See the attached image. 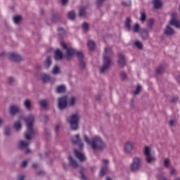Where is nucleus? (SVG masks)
Returning a JSON list of instances; mask_svg holds the SVG:
<instances>
[{
    "label": "nucleus",
    "instance_id": "nucleus-1",
    "mask_svg": "<svg viewBox=\"0 0 180 180\" xmlns=\"http://www.w3.org/2000/svg\"><path fill=\"white\" fill-rule=\"evenodd\" d=\"M84 141L90 146L94 151H103L106 148V143L99 136L96 135L91 140L86 135H84Z\"/></svg>",
    "mask_w": 180,
    "mask_h": 180
},
{
    "label": "nucleus",
    "instance_id": "nucleus-2",
    "mask_svg": "<svg viewBox=\"0 0 180 180\" xmlns=\"http://www.w3.org/2000/svg\"><path fill=\"white\" fill-rule=\"evenodd\" d=\"M113 56V51L112 48L106 47L104 49L103 65L99 67V71L101 74H105L109 71L110 65H112V56Z\"/></svg>",
    "mask_w": 180,
    "mask_h": 180
},
{
    "label": "nucleus",
    "instance_id": "nucleus-3",
    "mask_svg": "<svg viewBox=\"0 0 180 180\" xmlns=\"http://www.w3.org/2000/svg\"><path fill=\"white\" fill-rule=\"evenodd\" d=\"M25 122L27 124V132L25 134V139L27 140H32V137L34 136L35 132L33 129V123L34 122V116L33 115H30L25 118Z\"/></svg>",
    "mask_w": 180,
    "mask_h": 180
},
{
    "label": "nucleus",
    "instance_id": "nucleus-4",
    "mask_svg": "<svg viewBox=\"0 0 180 180\" xmlns=\"http://www.w3.org/2000/svg\"><path fill=\"white\" fill-rule=\"evenodd\" d=\"M143 164V158L137 156H134L132 158V161L129 165V169L131 172H137L141 169V165Z\"/></svg>",
    "mask_w": 180,
    "mask_h": 180
},
{
    "label": "nucleus",
    "instance_id": "nucleus-5",
    "mask_svg": "<svg viewBox=\"0 0 180 180\" xmlns=\"http://www.w3.org/2000/svg\"><path fill=\"white\" fill-rule=\"evenodd\" d=\"M79 119H81V117L78 114H72L68 118L67 122L70 124L71 130H78Z\"/></svg>",
    "mask_w": 180,
    "mask_h": 180
},
{
    "label": "nucleus",
    "instance_id": "nucleus-6",
    "mask_svg": "<svg viewBox=\"0 0 180 180\" xmlns=\"http://www.w3.org/2000/svg\"><path fill=\"white\" fill-rule=\"evenodd\" d=\"M143 154L145 155V161L147 162V164H154L157 160L154 155H151V150L148 146L144 147Z\"/></svg>",
    "mask_w": 180,
    "mask_h": 180
},
{
    "label": "nucleus",
    "instance_id": "nucleus-7",
    "mask_svg": "<svg viewBox=\"0 0 180 180\" xmlns=\"http://www.w3.org/2000/svg\"><path fill=\"white\" fill-rule=\"evenodd\" d=\"M61 47L64 49V50H66V59L67 60H71L72 58V56L74 54H77V53H81V51H77L75 49H74L72 47L67 46V44L65 42H62L60 44Z\"/></svg>",
    "mask_w": 180,
    "mask_h": 180
},
{
    "label": "nucleus",
    "instance_id": "nucleus-8",
    "mask_svg": "<svg viewBox=\"0 0 180 180\" xmlns=\"http://www.w3.org/2000/svg\"><path fill=\"white\" fill-rule=\"evenodd\" d=\"M71 141L72 144H75L77 146V144L79 145V150H82L84 148V143H82V139L79 137V134H75L72 139Z\"/></svg>",
    "mask_w": 180,
    "mask_h": 180
},
{
    "label": "nucleus",
    "instance_id": "nucleus-9",
    "mask_svg": "<svg viewBox=\"0 0 180 180\" xmlns=\"http://www.w3.org/2000/svg\"><path fill=\"white\" fill-rule=\"evenodd\" d=\"M102 161L104 164V166L101 167L100 171V176H105V175L108 174V172L109 171V160L103 159Z\"/></svg>",
    "mask_w": 180,
    "mask_h": 180
},
{
    "label": "nucleus",
    "instance_id": "nucleus-10",
    "mask_svg": "<svg viewBox=\"0 0 180 180\" xmlns=\"http://www.w3.org/2000/svg\"><path fill=\"white\" fill-rule=\"evenodd\" d=\"M76 56L77 58L79 59V67L80 70H85L86 68V64L85 63V61H84V54L82 52H77Z\"/></svg>",
    "mask_w": 180,
    "mask_h": 180
},
{
    "label": "nucleus",
    "instance_id": "nucleus-11",
    "mask_svg": "<svg viewBox=\"0 0 180 180\" xmlns=\"http://www.w3.org/2000/svg\"><path fill=\"white\" fill-rule=\"evenodd\" d=\"M67 105H68V103L67 102V96H63L58 99V106L59 109H65Z\"/></svg>",
    "mask_w": 180,
    "mask_h": 180
},
{
    "label": "nucleus",
    "instance_id": "nucleus-12",
    "mask_svg": "<svg viewBox=\"0 0 180 180\" xmlns=\"http://www.w3.org/2000/svg\"><path fill=\"white\" fill-rule=\"evenodd\" d=\"M178 17V14L176 13H173L172 14V18L169 22V25L171 26H175L176 27L179 28L180 27V22L179 21L176 19Z\"/></svg>",
    "mask_w": 180,
    "mask_h": 180
},
{
    "label": "nucleus",
    "instance_id": "nucleus-13",
    "mask_svg": "<svg viewBox=\"0 0 180 180\" xmlns=\"http://www.w3.org/2000/svg\"><path fill=\"white\" fill-rule=\"evenodd\" d=\"M29 141H21L19 142V148H20V150H25V154H29V153H30V149H29Z\"/></svg>",
    "mask_w": 180,
    "mask_h": 180
},
{
    "label": "nucleus",
    "instance_id": "nucleus-14",
    "mask_svg": "<svg viewBox=\"0 0 180 180\" xmlns=\"http://www.w3.org/2000/svg\"><path fill=\"white\" fill-rule=\"evenodd\" d=\"M75 155L77 160L80 161V162H84L86 161V157H85V154L78 151V150H75Z\"/></svg>",
    "mask_w": 180,
    "mask_h": 180
},
{
    "label": "nucleus",
    "instance_id": "nucleus-15",
    "mask_svg": "<svg viewBox=\"0 0 180 180\" xmlns=\"http://www.w3.org/2000/svg\"><path fill=\"white\" fill-rule=\"evenodd\" d=\"M117 63L119 67L122 68L126 65V58L124 57V55L122 53H119L118 54V60Z\"/></svg>",
    "mask_w": 180,
    "mask_h": 180
},
{
    "label": "nucleus",
    "instance_id": "nucleus-16",
    "mask_svg": "<svg viewBox=\"0 0 180 180\" xmlns=\"http://www.w3.org/2000/svg\"><path fill=\"white\" fill-rule=\"evenodd\" d=\"M9 112L11 116H15L16 113H19V112H20V107L15 105H11L9 108Z\"/></svg>",
    "mask_w": 180,
    "mask_h": 180
},
{
    "label": "nucleus",
    "instance_id": "nucleus-17",
    "mask_svg": "<svg viewBox=\"0 0 180 180\" xmlns=\"http://www.w3.org/2000/svg\"><path fill=\"white\" fill-rule=\"evenodd\" d=\"M163 34L166 36H172V34H175V30H174L172 27H171L170 25H168L164 29Z\"/></svg>",
    "mask_w": 180,
    "mask_h": 180
},
{
    "label": "nucleus",
    "instance_id": "nucleus-18",
    "mask_svg": "<svg viewBox=\"0 0 180 180\" xmlns=\"http://www.w3.org/2000/svg\"><path fill=\"white\" fill-rule=\"evenodd\" d=\"M124 150L127 154H130L133 151V143L130 141L125 143Z\"/></svg>",
    "mask_w": 180,
    "mask_h": 180
},
{
    "label": "nucleus",
    "instance_id": "nucleus-19",
    "mask_svg": "<svg viewBox=\"0 0 180 180\" xmlns=\"http://www.w3.org/2000/svg\"><path fill=\"white\" fill-rule=\"evenodd\" d=\"M8 58L11 61H22V56H20L15 53H9Z\"/></svg>",
    "mask_w": 180,
    "mask_h": 180
},
{
    "label": "nucleus",
    "instance_id": "nucleus-20",
    "mask_svg": "<svg viewBox=\"0 0 180 180\" xmlns=\"http://www.w3.org/2000/svg\"><path fill=\"white\" fill-rule=\"evenodd\" d=\"M68 160L70 167H72V168H78V162L72 158V156L70 155Z\"/></svg>",
    "mask_w": 180,
    "mask_h": 180
},
{
    "label": "nucleus",
    "instance_id": "nucleus-21",
    "mask_svg": "<svg viewBox=\"0 0 180 180\" xmlns=\"http://www.w3.org/2000/svg\"><path fill=\"white\" fill-rule=\"evenodd\" d=\"M124 27L128 32H130V30H131V19L130 18H127L124 22Z\"/></svg>",
    "mask_w": 180,
    "mask_h": 180
},
{
    "label": "nucleus",
    "instance_id": "nucleus-22",
    "mask_svg": "<svg viewBox=\"0 0 180 180\" xmlns=\"http://www.w3.org/2000/svg\"><path fill=\"white\" fill-rule=\"evenodd\" d=\"M55 60H63V52L60 51V49H57L55 51L54 54Z\"/></svg>",
    "mask_w": 180,
    "mask_h": 180
},
{
    "label": "nucleus",
    "instance_id": "nucleus-23",
    "mask_svg": "<svg viewBox=\"0 0 180 180\" xmlns=\"http://www.w3.org/2000/svg\"><path fill=\"white\" fill-rule=\"evenodd\" d=\"M65 85H59L56 86V94H64V92H65Z\"/></svg>",
    "mask_w": 180,
    "mask_h": 180
},
{
    "label": "nucleus",
    "instance_id": "nucleus-24",
    "mask_svg": "<svg viewBox=\"0 0 180 180\" xmlns=\"http://www.w3.org/2000/svg\"><path fill=\"white\" fill-rule=\"evenodd\" d=\"M155 9H160L162 6V3L161 0H153V1Z\"/></svg>",
    "mask_w": 180,
    "mask_h": 180
},
{
    "label": "nucleus",
    "instance_id": "nucleus-25",
    "mask_svg": "<svg viewBox=\"0 0 180 180\" xmlns=\"http://www.w3.org/2000/svg\"><path fill=\"white\" fill-rule=\"evenodd\" d=\"M140 33L143 40H147L148 39V31L147 30H141Z\"/></svg>",
    "mask_w": 180,
    "mask_h": 180
},
{
    "label": "nucleus",
    "instance_id": "nucleus-26",
    "mask_svg": "<svg viewBox=\"0 0 180 180\" xmlns=\"http://www.w3.org/2000/svg\"><path fill=\"white\" fill-rule=\"evenodd\" d=\"M86 8L85 7H81L79 9V16L80 18H85L86 16Z\"/></svg>",
    "mask_w": 180,
    "mask_h": 180
},
{
    "label": "nucleus",
    "instance_id": "nucleus-27",
    "mask_svg": "<svg viewBox=\"0 0 180 180\" xmlns=\"http://www.w3.org/2000/svg\"><path fill=\"white\" fill-rule=\"evenodd\" d=\"M51 63V56H47L46 60L44 63V67H45V68H50Z\"/></svg>",
    "mask_w": 180,
    "mask_h": 180
},
{
    "label": "nucleus",
    "instance_id": "nucleus-28",
    "mask_svg": "<svg viewBox=\"0 0 180 180\" xmlns=\"http://www.w3.org/2000/svg\"><path fill=\"white\" fill-rule=\"evenodd\" d=\"M24 106L27 110H30L32 109V101L29 99L24 101Z\"/></svg>",
    "mask_w": 180,
    "mask_h": 180
},
{
    "label": "nucleus",
    "instance_id": "nucleus-29",
    "mask_svg": "<svg viewBox=\"0 0 180 180\" xmlns=\"http://www.w3.org/2000/svg\"><path fill=\"white\" fill-rule=\"evenodd\" d=\"M41 78L42 79V82L44 83L49 82V81H50V76L44 73L41 75Z\"/></svg>",
    "mask_w": 180,
    "mask_h": 180
},
{
    "label": "nucleus",
    "instance_id": "nucleus-30",
    "mask_svg": "<svg viewBox=\"0 0 180 180\" xmlns=\"http://www.w3.org/2000/svg\"><path fill=\"white\" fill-rule=\"evenodd\" d=\"M68 18L70 19V20H74L75 19V12L74 11L69 12L68 13Z\"/></svg>",
    "mask_w": 180,
    "mask_h": 180
},
{
    "label": "nucleus",
    "instance_id": "nucleus-31",
    "mask_svg": "<svg viewBox=\"0 0 180 180\" xmlns=\"http://www.w3.org/2000/svg\"><path fill=\"white\" fill-rule=\"evenodd\" d=\"M58 30V35L60 36V39H63V37L65 36V31H64V29H63V27H59Z\"/></svg>",
    "mask_w": 180,
    "mask_h": 180
},
{
    "label": "nucleus",
    "instance_id": "nucleus-32",
    "mask_svg": "<svg viewBox=\"0 0 180 180\" xmlns=\"http://www.w3.org/2000/svg\"><path fill=\"white\" fill-rule=\"evenodd\" d=\"M87 46L89 50H95V42H94V41H89Z\"/></svg>",
    "mask_w": 180,
    "mask_h": 180
},
{
    "label": "nucleus",
    "instance_id": "nucleus-33",
    "mask_svg": "<svg viewBox=\"0 0 180 180\" xmlns=\"http://www.w3.org/2000/svg\"><path fill=\"white\" fill-rule=\"evenodd\" d=\"M14 129L17 131H19V130H20V129H22V124L20 123V121H18L14 124Z\"/></svg>",
    "mask_w": 180,
    "mask_h": 180
},
{
    "label": "nucleus",
    "instance_id": "nucleus-34",
    "mask_svg": "<svg viewBox=\"0 0 180 180\" xmlns=\"http://www.w3.org/2000/svg\"><path fill=\"white\" fill-rule=\"evenodd\" d=\"M52 74L53 75H57V74H60V68L58 66L56 65L52 70Z\"/></svg>",
    "mask_w": 180,
    "mask_h": 180
},
{
    "label": "nucleus",
    "instance_id": "nucleus-35",
    "mask_svg": "<svg viewBox=\"0 0 180 180\" xmlns=\"http://www.w3.org/2000/svg\"><path fill=\"white\" fill-rule=\"evenodd\" d=\"M135 47H137L139 50H143V44L140 41H136L134 42Z\"/></svg>",
    "mask_w": 180,
    "mask_h": 180
},
{
    "label": "nucleus",
    "instance_id": "nucleus-36",
    "mask_svg": "<svg viewBox=\"0 0 180 180\" xmlns=\"http://www.w3.org/2000/svg\"><path fill=\"white\" fill-rule=\"evenodd\" d=\"M132 30L134 33H138L139 30H140V25L139 23L135 24L132 27Z\"/></svg>",
    "mask_w": 180,
    "mask_h": 180
},
{
    "label": "nucleus",
    "instance_id": "nucleus-37",
    "mask_svg": "<svg viewBox=\"0 0 180 180\" xmlns=\"http://www.w3.org/2000/svg\"><path fill=\"white\" fill-rule=\"evenodd\" d=\"M164 70H165L164 65H160L156 69V73L162 74V72H164Z\"/></svg>",
    "mask_w": 180,
    "mask_h": 180
},
{
    "label": "nucleus",
    "instance_id": "nucleus-38",
    "mask_svg": "<svg viewBox=\"0 0 180 180\" xmlns=\"http://www.w3.org/2000/svg\"><path fill=\"white\" fill-rule=\"evenodd\" d=\"M4 134H5V136H11V127H6L4 128Z\"/></svg>",
    "mask_w": 180,
    "mask_h": 180
},
{
    "label": "nucleus",
    "instance_id": "nucleus-39",
    "mask_svg": "<svg viewBox=\"0 0 180 180\" xmlns=\"http://www.w3.org/2000/svg\"><path fill=\"white\" fill-rule=\"evenodd\" d=\"M20 20H22V16L17 15V16L13 17L14 23L18 24V23H19V22H20Z\"/></svg>",
    "mask_w": 180,
    "mask_h": 180
},
{
    "label": "nucleus",
    "instance_id": "nucleus-40",
    "mask_svg": "<svg viewBox=\"0 0 180 180\" xmlns=\"http://www.w3.org/2000/svg\"><path fill=\"white\" fill-rule=\"evenodd\" d=\"M169 164H171V162L169 161V159H165L163 161V165L165 167V168H168L169 167Z\"/></svg>",
    "mask_w": 180,
    "mask_h": 180
},
{
    "label": "nucleus",
    "instance_id": "nucleus-41",
    "mask_svg": "<svg viewBox=\"0 0 180 180\" xmlns=\"http://www.w3.org/2000/svg\"><path fill=\"white\" fill-rule=\"evenodd\" d=\"M39 105L41 108H46L47 107V101L46 100H41L39 101Z\"/></svg>",
    "mask_w": 180,
    "mask_h": 180
},
{
    "label": "nucleus",
    "instance_id": "nucleus-42",
    "mask_svg": "<svg viewBox=\"0 0 180 180\" xmlns=\"http://www.w3.org/2000/svg\"><path fill=\"white\" fill-rule=\"evenodd\" d=\"M82 27L86 32H88V30H89V25L86 22L83 23V25H82Z\"/></svg>",
    "mask_w": 180,
    "mask_h": 180
},
{
    "label": "nucleus",
    "instance_id": "nucleus-43",
    "mask_svg": "<svg viewBox=\"0 0 180 180\" xmlns=\"http://www.w3.org/2000/svg\"><path fill=\"white\" fill-rule=\"evenodd\" d=\"M68 103H69V105H70V106H72V105H75V97H71L68 101Z\"/></svg>",
    "mask_w": 180,
    "mask_h": 180
},
{
    "label": "nucleus",
    "instance_id": "nucleus-44",
    "mask_svg": "<svg viewBox=\"0 0 180 180\" xmlns=\"http://www.w3.org/2000/svg\"><path fill=\"white\" fill-rule=\"evenodd\" d=\"M141 91V86H137L136 88V91H134V95H139Z\"/></svg>",
    "mask_w": 180,
    "mask_h": 180
},
{
    "label": "nucleus",
    "instance_id": "nucleus-45",
    "mask_svg": "<svg viewBox=\"0 0 180 180\" xmlns=\"http://www.w3.org/2000/svg\"><path fill=\"white\" fill-rule=\"evenodd\" d=\"M153 25H154V20L150 19L148 22V27H149V29H151L153 27Z\"/></svg>",
    "mask_w": 180,
    "mask_h": 180
},
{
    "label": "nucleus",
    "instance_id": "nucleus-46",
    "mask_svg": "<svg viewBox=\"0 0 180 180\" xmlns=\"http://www.w3.org/2000/svg\"><path fill=\"white\" fill-rule=\"evenodd\" d=\"M139 20H141V22H144L146 20V13H141Z\"/></svg>",
    "mask_w": 180,
    "mask_h": 180
},
{
    "label": "nucleus",
    "instance_id": "nucleus-47",
    "mask_svg": "<svg viewBox=\"0 0 180 180\" xmlns=\"http://www.w3.org/2000/svg\"><path fill=\"white\" fill-rule=\"evenodd\" d=\"M120 78L122 81H124V79H126V78H127V75H126V72H121Z\"/></svg>",
    "mask_w": 180,
    "mask_h": 180
},
{
    "label": "nucleus",
    "instance_id": "nucleus-48",
    "mask_svg": "<svg viewBox=\"0 0 180 180\" xmlns=\"http://www.w3.org/2000/svg\"><path fill=\"white\" fill-rule=\"evenodd\" d=\"M8 81L10 85H13V84H15V79L13 77H8Z\"/></svg>",
    "mask_w": 180,
    "mask_h": 180
},
{
    "label": "nucleus",
    "instance_id": "nucleus-49",
    "mask_svg": "<svg viewBox=\"0 0 180 180\" xmlns=\"http://www.w3.org/2000/svg\"><path fill=\"white\" fill-rule=\"evenodd\" d=\"M46 173L44 171H39L37 173V175H38V176H43V175H44Z\"/></svg>",
    "mask_w": 180,
    "mask_h": 180
},
{
    "label": "nucleus",
    "instance_id": "nucleus-50",
    "mask_svg": "<svg viewBox=\"0 0 180 180\" xmlns=\"http://www.w3.org/2000/svg\"><path fill=\"white\" fill-rule=\"evenodd\" d=\"M106 0H97V5L98 6H101V5L103 4V2H105Z\"/></svg>",
    "mask_w": 180,
    "mask_h": 180
},
{
    "label": "nucleus",
    "instance_id": "nucleus-51",
    "mask_svg": "<svg viewBox=\"0 0 180 180\" xmlns=\"http://www.w3.org/2000/svg\"><path fill=\"white\" fill-rule=\"evenodd\" d=\"M80 175H81V179L82 180H87L86 177L85 175H84V172L82 171L80 172Z\"/></svg>",
    "mask_w": 180,
    "mask_h": 180
},
{
    "label": "nucleus",
    "instance_id": "nucleus-52",
    "mask_svg": "<svg viewBox=\"0 0 180 180\" xmlns=\"http://www.w3.org/2000/svg\"><path fill=\"white\" fill-rule=\"evenodd\" d=\"M44 133L46 136H47V137H49V136L51 134V133L50 132V130L49 129H44Z\"/></svg>",
    "mask_w": 180,
    "mask_h": 180
},
{
    "label": "nucleus",
    "instance_id": "nucleus-53",
    "mask_svg": "<svg viewBox=\"0 0 180 180\" xmlns=\"http://www.w3.org/2000/svg\"><path fill=\"white\" fill-rule=\"evenodd\" d=\"M57 19H58V17H57V15H53L52 16V21H53V22H57Z\"/></svg>",
    "mask_w": 180,
    "mask_h": 180
},
{
    "label": "nucleus",
    "instance_id": "nucleus-54",
    "mask_svg": "<svg viewBox=\"0 0 180 180\" xmlns=\"http://www.w3.org/2000/svg\"><path fill=\"white\" fill-rule=\"evenodd\" d=\"M175 172H176V170H175L174 168H172L170 170V174L171 175H175Z\"/></svg>",
    "mask_w": 180,
    "mask_h": 180
},
{
    "label": "nucleus",
    "instance_id": "nucleus-55",
    "mask_svg": "<svg viewBox=\"0 0 180 180\" xmlns=\"http://www.w3.org/2000/svg\"><path fill=\"white\" fill-rule=\"evenodd\" d=\"M26 165H27V161H22V164H21V167H22V168H25V167H26Z\"/></svg>",
    "mask_w": 180,
    "mask_h": 180
},
{
    "label": "nucleus",
    "instance_id": "nucleus-56",
    "mask_svg": "<svg viewBox=\"0 0 180 180\" xmlns=\"http://www.w3.org/2000/svg\"><path fill=\"white\" fill-rule=\"evenodd\" d=\"M32 168H34V169H37V168H39V164L33 163L32 164Z\"/></svg>",
    "mask_w": 180,
    "mask_h": 180
},
{
    "label": "nucleus",
    "instance_id": "nucleus-57",
    "mask_svg": "<svg viewBox=\"0 0 180 180\" xmlns=\"http://www.w3.org/2000/svg\"><path fill=\"white\" fill-rule=\"evenodd\" d=\"M176 101H178V97H173L171 99V102H172V103L176 102Z\"/></svg>",
    "mask_w": 180,
    "mask_h": 180
},
{
    "label": "nucleus",
    "instance_id": "nucleus-58",
    "mask_svg": "<svg viewBox=\"0 0 180 180\" xmlns=\"http://www.w3.org/2000/svg\"><path fill=\"white\" fill-rule=\"evenodd\" d=\"M61 127V125L58 124L55 127L56 131H58L60 130V128Z\"/></svg>",
    "mask_w": 180,
    "mask_h": 180
},
{
    "label": "nucleus",
    "instance_id": "nucleus-59",
    "mask_svg": "<svg viewBox=\"0 0 180 180\" xmlns=\"http://www.w3.org/2000/svg\"><path fill=\"white\" fill-rule=\"evenodd\" d=\"M18 180H25V176L23 175H19Z\"/></svg>",
    "mask_w": 180,
    "mask_h": 180
},
{
    "label": "nucleus",
    "instance_id": "nucleus-60",
    "mask_svg": "<svg viewBox=\"0 0 180 180\" xmlns=\"http://www.w3.org/2000/svg\"><path fill=\"white\" fill-rule=\"evenodd\" d=\"M62 5H67L68 0H60Z\"/></svg>",
    "mask_w": 180,
    "mask_h": 180
},
{
    "label": "nucleus",
    "instance_id": "nucleus-61",
    "mask_svg": "<svg viewBox=\"0 0 180 180\" xmlns=\"http://www.w3.org/2000/svg\"><path fill=\"white\" fill-rule=\"evenodd\" d=\"M63 165L65 169H67L69 167L68 164H66V163H63Z\"/></svg>",
    "mask_w": 180,
    "mask_h": 180
},
{
    "label": "nucleus",
    "instance_id": "nucleus-62",
    "mask_svg": "<svg viewBox=\"0 0 180 180\" xmlns=\"http://www.w3.org/2000/svg\"><path fill=\"white\" fill-rule=\"evenodd\" d=\"M169 126H174V120H172L169 122Z\"/></svg>",
    "mask_w": 180,
    "mask_h": 180
},
{
    "label": "nucleus",
    "instance_id": "nucleus-63",
    "mask_svg": "<svg viewBox=\"0 0 180 180\" xmlns=\"http://www.w3.org/2000/svg\"><path fill=\"white\" fill-rule=\"evenodd\" d=\"M130 4H131L130 2L128 4H127L126 2H123L122 5H124V6H129V5H130Z\"/></svg>",
    "mask_w": 180,
    "mask_h": 180
},
{
    "label": "nucleus",
    "instance_id": "nucleus-64",
    "mask_svg": "<svg viewBox=\"0 0 180 180\" xmlns=\"http://www.w3.org/2000/svg\"><path fill=\"white\" fill-rule=\"evenodd\" d=\"M160 180H167V179L164 176H160Z\"/></svg>",
    "mask_w": 180,
    "mask_h": 180
}]
</instances>
